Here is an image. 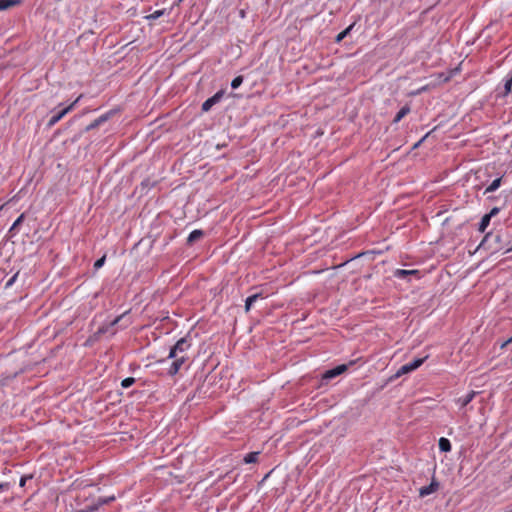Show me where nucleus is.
I'll list each match as a JSON object with an SVG mask.
<instances>
[{
    "label": "nucleus",
    "instance_id": "e433bc0d",
    "mask_svg": "<svg viewBox=\"0 0 512 512\" xmlns=\"http://www.w3.org/2000/svg\"><path fill=\"white\" fill-rule=\"evenodd\" d=\"M511 251H512V246L507 248L505 252L508 253V252H511Z\"/></svg>",
    "mask_w": 512,
    "mask_h": 512
},
{
    "label": "nucleus",
    "instance_id": "9d476101",
    "mask_svg": "<svg viewBox=\"0 0 512 512\" xmlns=\"http://www.w3.org/2000/svg\"><path fill=\"white\" fill-rule=\"evenodd\" d=\"M204 236V232L200 229L193 230L188 238H187V244L192 245L194 242L198 241Z\"/></svg>",
    "mask_w": 512,
    "mask_h": 512
},
{
    "label": "nucleus",
    "instance_id": "4be33fe9",
    "mask_svg": "<svg viewBox=\"0 0 512 512\" xmlns=\"http://www.w3.org/2000/svg\"><path fill=\"white\" fill-rule=\"evenodd\" d=\"M353 28V25H350L349 27H347L345 30H343L342 32H340L336 38H335V41L337 43L341 42L349 33L350 31L352 30Z\"/></svg>",
    "mask_w": 512,
    "mask_h": 512
},
{
    "label": "nucleus",
    "instance_id": "a211bd4d",
    "mask_svg": "<svg viewBox=\"0 0 512 512\" xmlns=\"http://www.w3.org/2000/svg\"><path fill=\"white\" fill-rule=\"evenodd\" d=\"M439 449L442 452H449L451 450V443L448 439L442 437L439 439Z\"/></svg>",
    "mask_w": 512,
    "mask_h": 512
},
{
    "label": "nucleus",
    "instance_id": "412c9836",
    "mask_svg": "<svg viewBox=\"0 0 512 512\" xmlns=\"http://www.w3.org/2000/svg\"><path fill=\"white\" fill-rule=\"evenodd\" d=\"M490 221L491 219L489 218V216H487L486 214L481 218V221L479 223V228L478 230L480 232H484L486 230V228L489 226L490 224Z\"/></svg>",
    "mask_w": 512,
    "mask_h": 512
},
{
    "label": "nucleus",
    "instance_id": "9b49d317",
    "mask_svg": "<svg viewBox=\"0 0 512 512\" xmlns=\"http://www.w3.org/2000/svg\"><path fill=\"white\" fill-rule=\"evenodd\" d=\"M419 270H405V269H397L394 272V276L396 278L404 279L409 275H419Z\"/></svg>",
    "mask_w": 512,
    "mask_h": 512
},
{
    "label": "nucleus",
    "instance_id": "20e7f679",
    "mask_svg": "<svg viewBox=\"0 0 512 512\" xmlns=\"http://www.w3.org/2000/svg\"><path fill=\"white\" fill-rule=\"evenodd\" d=\"M426 358L427 357L417 358V359H414L413 361H411V362H409L407 364H404L396 372L395 377H400V376H402L404 374H407V373H410V372L416 370L417 368H419L424 363Z\"/></svg>",
    "mask_w": 512,
    "mask_h": 512
},
{
    "label": "nucleus",
    "instance_id": "2eb2a0df",
    "mask_svg": "<svg viewBox=\"0 0 512 512\" xmlns=\"http://www.w3.org/2000/svg\"><path fill=\"white\" fill-rule=\"evenodd\" d=\"M20 3V0H0V11L7 10Z\"/></svg>",
    "mask_w": 512,
    "mask_h": 512
},
{
    "label": "nucleus",
    "instance_id": "1a4fd4ad",
    "mask_svg": "<svg viewBox=\"0 0 512 512\" xmlns=\"http://www.w3.org/2000/svg\"><path fill=\"white\" fill-rule=\"evenodd\" d=\"M411 111L410 105L406 104L404 105L396 114V116L393 119V123L400 122L406 115H408Z\"/></svg>",
    "mask_w": 512,
    "mask_h": 512
},
{
    "label": "nucleus",
    "instance_id": "aec40b11",
    "mask_svg": "<svg viewBox=\"0 0 512 512\" xmlns=\"http://www.w3.org/2000/svg\"><path fill=\"white\" fill-rule=\"evenodd\" d=\"M25 219V214L22 213L15 221L14 223L12 224V226L10 227L9 229V233L13 236L14 235V231L22 224V222L24 221Z\"/></svg>",
    "mask_w": 512,
    "mask_h": 512
},
{
    "label": "nucleus",
    "instance_id": "473e14b6",
    "mask_svg": "<svg viewBox=\"0 0 512 512\" xmlns=\"http://www.w3.org/2000/svg\"><path fill=\"white\" fill-rule=\"evenodd\" d=\"M9 484L8 483H0V493H2L5 490H8Z\"/></svg>",
    "mask_w": 512,
    "mask_h": 512
},
{
    "label": "nucleus",
    "instance_id": "7c9ffc66",
    "mask_svg": "<svg viewBox=\"0 0 512 512\" xmlns=\"http://www.w3.org/2000/svg\"><path fill=\"white\" fill-rule=\"evenodd\" d=\"M500 211V208L498 207H494L491 209V211L489 213H487L486 215L489 216V218L491 219L492 217L496 216Z\"/></svg>",
    "mask_w": 512,
    "mask_h": 512
},
{
    "label": "nucleus",
    "instance_id": "c9c22d12",
    "mask_svg": "<svg viewBox=\"0 0 512 512\" xmlns=\"http://www.w3.org/2000/svg\"><path fill=\"white\" fill-rule=\"evenodd\" d=\"M24 484H25V479H24V478H22V479L20 480V485H21V486H23Z\"/></svg>",
    "mask_w": 512,
    "mask_h": 512
},
{
    "label": "nucleus",
    "instance_id": "0eeeda50",
    "mask_svg": "<svg viewBox=\"0 0 512 512\" xmlns=\"http://www.w3.org/2000/svg\"><path fill=\"white\" fill-rule=\"evenodd\" d=\"M347 368H348L347 365L341 364L332 369H329L323 374L322 380L329 381V380L341 375L342 373H344L347 370Z\"/></svg>",
    "mask_w": 512,
    "mask_h": 512
},
{
    "label": "nucleus",
    "instance_id": "5701e85b",
    "mask_svg": "<svg viewBox=\"0 0 512 512\" xmlns=\"http://www.w3.org/2000/svg\"><path fill=\"white\" fill-rule=\"evenodd\" d=\"M114 500H115L114 496H108V497H99L97 501L99 502L100 506H103V505L113 502Z\"/></svg>",
    "mask_w": 512,
    "mask_h": 512
},
{
    "label": "nucleus",
    "instance_id": "393cba45",
    "mask_svg": "<svg viewBox=\"0 0 512 512\" xmlns=\"http://www.w3.org/2000/svg\"><path fill=\"white\" fill-rule=\"evenodd\" d=\"M135 383V378L133 377H127L125 379L122 380L121 382V386L123 388H129L130 386H132L133 384Z\"/></svg>",
    "mask_w": 512,
    "mask_h": 512
},
{
    "label": "nucleus",
    "instance_id": "6ab92c4d",
    "mask_svg": "<svg viewBox=\"0 0 512 512\" xmlns=\"http://www.w3.org/2000/svg\"><path fill=\"white\" fill-rule=\"evenodd\" d=\"M491 237H493V238H494L495 243H497V244H500V243H501V234H496V235H494V236H493V235H492V233H487V234L484 236L483 240L481 241V243H480V247L484 246V245L489 241V239H490Z\"/></svg>",
    "mask_w": 512,
    "mask_h": 512
},
{
    "label": "nucleus",
    "instance_id": "f8f14e48",
    "mask_svg": "<svg viewBox=\"0 0 512 512\" xmlns=\"http://www.w3.org/2000/svg\"><path fill=\"white\" fill-rule=\"evenodd\" d=\"M512 90V73L508 74L504 80V87L501 96L506 97Z\"/></svg>",
    "mask_w": 512,
    "mask_h": 512
},
{
    "label": "nucleus",
    "instance_id": "6e6552de",
    "mask_svg": "<svg viewBox=\"0 0 512 512\" xmlns=\"http://www.w3.org/2000/svg\"><path fill=\"white\" fill-rule=\"evenodd\" d=\"M439 488V483L433 478L431 483L427 486H423L419 489L420 497H426L434 492H436Z\"/></svg>",
    "mask_w": 512,
    "mask_h": 512
},
{
    "label": "nucleus",
    "instance_id": "72a5a7b5",
    "mask_svg": "<svg viewBox=\"0 0 512 512\" xmlns=\"http://www.w3.org/2000/svg\"><path fill=\"white\" fill-rule=\"evenodd\" d=\"M429 134H430V132H428V133H427V134H426V135H425L421 140H419V141L414 145V147L416 148V147L420 146V145L425 141V139L429 136Z\"/></svg>",
    "mask_w": 512,
    "mask_h": 512
},
{
    "label": "nucleus",
    "instance_id": "f257e3e1",
    "mask_svg": "<svg viewBox=\"0 0 512 512\" xmlns=\"http://www.w3.org/2000/svg\"><path fill=\"white\" fill-rule=\"evenodd\" d=\"M126 315V312L117 316L115 319L102 324L99 326L97 331L95 332L96 337H100L106 334H109V336H113L116 334V329L114 328Z\"/></svg>",
    "mask_w": 512,
    "mask_h": 512
},
{
    "label": "nucleus",
    "instance_id": "f704fd0d",
    "mask_svg": "<svg viewBox=\"0 0 512 512\" xmlns=\"http://www.w3.org/2000/svg\"><path fill=\"white\" fill-rule=\"evenodd\" d=\"M510 342H512V337L510 339H508L503 345L502 347L506 346L507 344H509Z\"/></svg>",
    "mask_w": 512,
    "mask_h": 512
},
{
    "label": "nucleus",
    "instance_id": "cd10ccee",
    "mask_svg": "<svg viewBox=\"0 0 512 512\" xmlns=\"http://www.w3.org/2000/svg\"><path fill=\"white\" fill-rule=\"evenodd\" d=\"M100 507L101 506L99 505V502L97 501L95 504L89 505L85 509L87 512H96L99 510Z\"/></svg>",
    "mask_w": 512,
    "mask_h": 512
},
{
    "label": "nucleus",
    "instance_id": "f3484780",
    "mask_svg": "<svg viewBox=\"0 0 512 512\" xmlns=\"http://www.w3.org/2000/svg\"><path fill=\"white\" fill-rule=\"evenodd\" d=\"M260 452L258 451H255V452H250L248 454L245 455L243 461L246 463V464H252V463H256L257 460H258V456H259Z\"/></svg>",
    "mask_w": 512,
    "mask_h": 512
},
{
    "label": "nucleus",
    "instance_id": "a878e982",
    "mask_svg": "<svg viewBox=\"0 0 512 512\" xmlns=\"http://www.w3.org/2000/svg\"><path fill=\"white\" fill-rule=\"evenodd\" d=\"M164 14H165V9H163V10H156L152 14L147 16V19L155 20V19L160 18Z\"/></svg>",
    "mask_w": 512,
    "mask_h": 512
},
{
    "label": "nucleus",
    "instance_id": "39448f33",
    "mask_svg": "<svg viewBox=\"0 0 512 512\" xmlns=\"http://www.w3.org/2000/svg\"><path fill=\"white\" fill-rule=\"evenodd\" d=\"M224 96V91L220 90L216 92L212 97L208 98L206 101L203 102L201 110L203 112H208L210 109L217 103L221 101V99Z\"/></svg>",
    "mask_w": 512,
    "mask_h": 512
},
{
    "label": "nucleus",
    "instance_id": "c85d7f7f",
    "mask_svg": "<svg viewBox=\"0 0 512 512\" xmlns=\"http://www.w3.org/2000/svg\"><path fill=\"white\" fill-rule=\"evenodd\" d=\"M100 125H101V124L98 122V120H97V119H95L92 123H90V124L85 128V130H86V131H90V130H93V129H95V128L99 127Z\"/></svg>",
    "mask_w": 512,
    "mask_h": 512
},
{
    "label": "nucleus",
    "instance_id": "b1692460",
    "mask_svg": "<svg viewBox=\"0 0 512 512\" xmlns=\"http://www.w3.org/2000/svg\"><path fill=\"white\" fill-rule=\"evenodd\" d=\"M243 80H244V78H243V76H241V75H240V76L235 77V78L232 80V82H231V87H232L233 89H237V88H238V87L243 83Z\"/></svg>",
    "mask_w": 512,
    "mask_h": 512
},
{
    "label": "nucleus",
    "instance_id": "dca6fc26",
    "mask_svg": "<svg viewBox=\"0 0 512 512\" xmlns=\"http://www.w3.org/2000/svg\"><path fill=\"white\" fill-rule=\"evenodd\" d=\"M502 178L499 177L492 181V183L485 189L484 194L496 191L501 185Z\"/></svg>",
    "mask_w": 512,
    "mask_h": 512
},
{
    "label": "nucleus",
    "instance_id": "bb28decb",
    "mask_svg": "<svg viewBox=\"0 0 512 512\" xmlns=\"http://www.w3.org/2000/svg\"><path fill=\"white\" fill-rule=\"evenodd\" d=\"M112 115H113V111H109V112H107V113H105V114L101 115L100 117H98V118H97V120H98V122H99L100 124H103V123H105L106 121H108V120L111 118V116H112Z\"/></svg>",
    "mask_w": 512,
    "mask_h": 512
},
{
    "label": "nucleus",
    "instance_id": "f03ea898",
    "mask_svg": "<svg viewBox=\"0 0 512 512\" xmlns=\"http://www.w3.org/2000/svg\"><path fill=\"white\" fill-rule=\"evenodd\" d=\"M191 343L187 337H183L179 339L174 346L171 347L168 358H173L176 356L186 355L187 351L190 349Z\"/></svg>",
    "mask_w": 512,
    "mask_h": 512
},
{
    "label": "nucleus",
    "instance_id": "ddd939ff",
    "mask_svg": "<svg viewBox=\"0 0 512 512\" xmlns=\"http://www.w3.org/2000/svg\"><path fill=\"white\" fill-rule=\"evenodd\" d=\"M259 298H263L261 293H256V294H253V295L247 297V299L245 301V311L248 312L251 309L252 305Z\"/></svg>",
    "mask_w": 512,
    "mask_h": 512
},
{
    "label": "nucleus",
    "instance_id": "4468645a",
    "mask_svg": "<svg viewBox=\"0 0 512 512\" xmlns=\"http://www.w3.org/2000/svg\"><path fill=\"white\" fill-rule=\"evenodd\" d=\"M475 392L471 391L465 396H462L458 399V403L461 405V407L467 406L474 398Z\"/></svg>",
    "mask_w": 512,
    "mask_h": 512
},
{
    "label": "nucleus",
    "instance_id": "4c0bfd02",
    "mask_svg": "<svg viewBox=\"0 0 512 512\" xmlns=\"http://www.w3.org/2000/svg\"><path fill=\"white\" fill-rule=\"evenodd\" d=\"M501 248H502V247L497 246V247H495V248H494V250H495V251H498V250H499V249H501Z\"/></svg>",
    "mask_w": 512,
    "mask_h": 512
},
{
    "label": "nucleus",
    "instance_id": "7ed1b4c3",
    "mask_svg": "<svg viewBox=\"0 0 512 512\" xmlns=\"http://www.w3.org/2000/svg\"><path fill=\"white\" fill-rule=\"evenodd\" d=\"M82 95H80L75 101H73L70 105L55 113L48 121V127H53L56 123H58L67 113H69L75 105L79 102Z\"/></svg>",
    "mask_w": 512,
    "mask_h": 512
},
{
    "label": "nucleus",
    "instance_id": "c756f323",
    "mask_svg": "<svg viewBox=\"0 0 512 512\" xmlns=\"http://www.w3.org/2000/svg\"><path fill=\"white\" fill-rule=\"evenodd\" d=\"M105 259H106L105 256H103V257L99 258L98 260H96L94 263V268L95 269L101 268L105 263Z\"/></svg>",
    "mask_w": 512,
    "mask_h": 512
},
{
    "label": "nucleus",
    "instance_id": "423d86ee",
    "mask_svg": "<svg viewBox=\"0 0 512 512\" xmlns=\"http://www.w3.org/2000/svg\"><path fill=\"white\" fill-rule=\"evenodd\" d=\"M172 359H173V362L171 363V365L168 369V374L170 376L176 375L188 358L186 355H181V356L173 357Z\"/></svg>",
    "mask_w": 512,
    "mask_h": 512
},
{
    "label": "nucleus",
    "instance_id": "2f4dec72",
    "mask_svg": "<svg viewBox=\"0 0 512 512\" xmlns=\"http://www.w3.org/2000/svg\"><path fill=\"white\" fill-rule=\"evenodd\" d=\"M17 276H18V273H16L15 275H13V276H12V277L7 281V283H6V287L11 286V285L15 282V280H16V278H17Z\"/></svg>",
    "mask_w": 512,
    "mask_h": 512
}]
</instances>
